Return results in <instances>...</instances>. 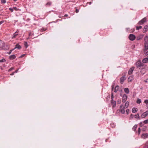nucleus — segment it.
<instances>
[{"label":"nucleus","instance_id":"c85d7f7f","mask_svg":"<svg viewBox=\"0 0 148 148\" xmlns=\"http://www.w3.org/2000/svg\"><path fill=\"white\" fill-rule=\"evenodd\" d=\"M6 61V60L3 58L1 60H0V62H5Z\"/></svg>","mask_w":148,"mask_h":148},{"label":"nucleus","instance_id":"8fccbe9b","mask_svg":"<svg viewBox=\"0 0 148 148\" xmlns=\"http://www.w3.org/2000/svg\"><path fill=\"white\" fill-rule=\"evenodd\" d=\"M3 21H1L0 22V25L3 23Z\"/></svg>","mask_w":148,"mask_h":148},{"label":"nucleus","instance_id":"a878e982","mask_svg":"<svg viewBox=\"0 0 148 148\" xmlns=\"http://www.w3.org/2000/svg\"><path fill=\"white\" fill-rule=\"evenodd\" d=\"M137 125H135L133 127L132 129L134 131H135L136 130V129L137 128Z\"/></svg>","mask_w":148,"mask_h":148},{"label":"nucleus","instance_id":"6e6d98bb","mask_svg":"<svg viewBox=\"0 0 148 148\" xmlns=\"http://www.w3.org/2000/svg\"><path fill=\"white\" fill-rule=\"evenodd\" d=\"M148 80V79H147L146 80H145L144 81V82H147V80Z\"/></svg>","mask_w":148,"mask_h":148},{"label":"nucleus","instance_id":"f03ea898","mask_svg":"<svg viewBox=\"0 0 148 148\" xmlns=\"http://www.w3.org/2000/svg\"><path fill=\"white\" fill-rule=\"evenodd\" d=\"M129 38L130 40L133 41L135 39L136 36L134 35L131 34L129 36Z\"/></svg>","mask_w":148,"mask_h":148},{"label":"nucleus","instance_id":"c756f323","mask_svg":"<svg viewBox=\"0 0 148 148\" xmlns=\"http://www.w3.org/2000/svg\"><path fill=\"white\" fill-rule=\"evenodd\" d=\"M135 118H137L138 119H140V116L138 114H137L135 115Z\"/></svg>","mask_w":148,"mask_h":148},{"label":"nucleus","instance_id":"603ef678","mask_svg":"<svg viewBox=\"0 0 148 148\" xmlns=\"http://www.w3.org/2000/svg\"><path fill=\"white\" fill-rule=\"evenodd\" d=\"M51 4V3H48L47 4V5H50Z\"/></svg>","mask_w":148,"mask_h":148},{"label":"nucleus","instance_id":"c9c22d12","mask_svg":"<svg viewBox=\"0 0 148 148\" xmlns=\"http://www.w3.org/2000/svg\"><path fill=\"white\" fill-rule=\"evenodd\" d=\"M14 69V67H11V68H10V69H9L8 70V72L10 71H12V70Z\"/></svg>","mask_w":148,"mask_h":148},{"label":"nucleus","instance_id":"4be33fe9","mask_svg":"<svg viewBox=\"0 0 148 148\" xmlns=\"http://www.w3.org/2000/svg\"><path fill=\"white\" fill-rule=\"evenodd\" d=\"M16 57V56H15V55H12L10 56L9 58H10L11 59H14Z\"/></svg>","mask_w":148,"mask_h":148},{"label":"nucleus","instance_id":"72a5a7b5","mask_svg":"<svg viewBox=\"0 0 148 148\" xmlns=\"http://www.w3.org/2000/svg\"><path fill=\"white\" fill-rule=\"evenodd\" d=\"M134 115L132 114H131L130 115V118L131 119H132L133 117H134Z\"/></svg>","mask_w":148,"mask_h":148},{"label":"nucleus","instance_id":"f3484780","mask_svg":"<svg viewBox=\"0 0 148 148\" xmlns=\"http://www.w3.org/2000/svg\"><path fill=\"white\" fill-rule=\"evenodd\" d=\"M119 88V87L118 85L116 86L115 88L114 92H116L117 91H118Z\"/></svg>","mask_w":148,"mask_h":148},{"label":"nucleus","instance_id":"37998d69","mask_svg":"<svg viewBox=\"0 0 148 148\" xmlns=\"http://www.w3.org/2000/svg\"><path fill=\"white\" fill-rule=\"evenodd\" d=\"M126 113H127V114H128L129 113V110L128 109H127L126 110Z\"/></svg>","mask_w":148,"mask_h":148},{"label":"nucleus","instance_id":"dca6fc26","mask_svg":"<svg viewBox=\"0 0 148 148\" xmlns=\"http://www.w3.org/2000/svg\"><path fill=\"white\" fill-rule=\"evenodd\" d=\"M144 41L145 43H148V36H146L145 37Z\"/></svg>","mask_w":148,"mask_h":148},{"label":"nucleus","instance_id":"58836bf2","mask_svg":"<svg viewBox=\"0 0 148 148\" xmlns=\"http://www.w3.org/2000/svg\"><path fill=\"white\" fill-rule=\"evenodd\" d=\"M144 102L146 104H148V99H146L144 101Z\"/></svg>","mask_w":148,"mask_h":148},{"label":"nucleus","instance_id":"39448f33","mask_svg":"<svg viewBox=\"0 0 148 148\" xmlns=\"http://www.w3.org/2000/svg\"><path fill=\"white\" fill-rule=\"evenodd\" d=\"M126 79L125 75H124L120 79V82L121 84L123 83L124 81Z\"/></svg>","mask_w":148,"mask_h":148},{"label":"nucleus","instance_id":"e433bc0d","mask_svg":"<svg viewBox=\"0 0 148 148\" xmlns=\"http://www.w3.org/2000/svg\"><path fill=\"white\" fill-rule=\"evenodd\" d=\"M146 128H147V127L146 126H144L143 128V130L144 131H145Z\"/></svg>","mask_w":148,"mask_h":148},{"label":"nucleus","instance_id":"f8f14e48","mask_svg":"<svg viewBox=\"0 0 148 148\" xmlns=\"http://www.w3.org/2000/svg\"><path fill=\"white\" fill-rule=\"evenodd\" d=\"M18 30H17V31L14 33L13 36L12 37V38H14L16 37V36L18 35Z\"/></svg>","mask_w":148,"mask_h":148},{"label":"nucleus","instance_id":"79ce46f5","mask_svg":"<svg viewBox=\"0 0 148 148\" xmlns=\"http://www.w3.org/2000/svg\"><path fill=\"white\" fill-rule=\"evenodd\" d=\"M9 9V10H10L12 12L13 11V8H10Z\"/></svg>","mask_w":148,"mask_h":148},{"label":"nucleus","instance_id":"4468645a","mask_svg":"<svg viewBox=\"0 0 148 148\" xmlns=\"http://www.w3.org/2000/svg\"><path fill=\"white\" fill-rule=\"evenodd\" d=\"M21 47L18 44H17L16 45L15 47L13 49L14 50L15 49L17 48L19 49H21Z\"/></svg>","mask_w":148,"mask_h":148},{"label":"nucleus","instance_id":"bb28decb","mask_svg":"<svg viewBox=\"0 0 148 148\" xmlns=\"http://www.w3.org/2000/svg\"><path fill=\"white\" fill-rule=\"evenodd\" d=\"M144 148H148V141L145 143V146L144 147Z\"/></svg>","mask_w":148,"mask_h":148},{"label":"nucleus","instance_id":"7c9ffc66","mask_svg":"<svg viewBox=\"0 0 148 148\" xmlns=\"http://www.w3.org/2000/svg\"><path fill=\"white\" fill-rule=\"evenodd\" d=\"M46 30V28H42L40 30V31L41 32H42L45 31Z\"/></svg>","mask_w":148,"mask_h":148},{"label":"nucleus","instance_id":"3c124183","mask_svg":"<svg viewBox=\"0 0 148 148\" xmlns=\"http://www.w3.org/2000/svg\"><path fill=\"white\" fill-rule=\"evenodd\" d=\"M18 69H17L16 70L15 72H15V73H16L18 72Z\"/></svg>","mask_w":148,"mask_h":148},{"label":"nucleus","instance_id":"de8ad7c7","mask_svg":"<svg viewBox=\"0 0 148 148\" xmlns=\"http://www.w3.org/2000/svg\"><path fill=\"white\" fill-rule=\"evenodd\" d=\"M79 10L77 9H76V10H75V12L76 13H77L79 12Z\"/></svg>","mask_w":148,"mask_h":148},{"label":"nucleus","instance_id":"09e8293b","mask_svg":"<svg viewBox=\"0 0 148 148\" xmlns=\"http://www.w3.org/2000/svg\"><path fill=\"white\" fill-rule=\"evenodd\" d=\"M15 73V72H13L11 74H10V75H14V74Z\"/></svg>","mask_w":148,"mask_h":148},{"label":"nucleus","instance_id":"f704fd0d","mask_svg":"<svg viewBox=\"0 0 148 148\" xmlns=\"http://www.w3.org/2000/svg\"><path fill=\"white\" fill-rule=\"evenodd\" d=\"M1 3H6L5 0H1Z\"/></svg>","mask_w":148,"mask_h":148},{"label":"nucleus","instance_id":"bf43d9fd","mask_svg":"<svg viewBox=\"0 0 148 148\" xmlns=\"http://www.w3.org/2000/svg\"><path fill=\"white\" fill-rule=\"evenodd\" d=\"M113 87H112V90H113Z\"/></svg>","mask_w":148,"mask_h":148},{"label":"nucleus","instance_id":"4d7b16f0","mask_svg":"<svg viewBox=\"0 0 148 148\" xmlns=\"http://www.w3.org/2000/svg\"><path fill=\"white\" fill-rule=\"evenodd\" d=\"M32 33L31 32H30L29 34V36H30L31 35Z\"/></svg>","mask_w":148,"mask_h":148},{"label":"nucleus","instance_id":"5fc2aeb1","mask_svg":"<svg viewBox=\"0 0 148 148\" xmlns=\"http://www.w3.org/2000/svg\"><path fill=\"white\" fill-rule=\"evenodd\" d=\"M68 15L67 14H66L64 15V17H67L68 16Z\"/></svg>","mask_w":148,"mask_h":148},{"label":"nucleus","instance_id":"a18cd8bd","mask_svg":"<svg viewBox=\"0 0 148 148\" xmlns=\"http://www.w3.org/2000/svg\"><path fill=\"white\" fill-rule=\"evenodd\" d=\"M13 8L15 10H18L17 8L16 7H13Z\"/></svg>","mask_w":148,"mask_h":148},{"label":"nucleus","instance_id":"13d9d810","mask_svg":"<svg viewBox=\"0 0 148 148\" xmlns=\"http://www.w3.org/2000/svg\"><path fill=\"white\" fill-rule=\"evenodd\" d=\"M14 1H17V0H13Z\"/></svg>","mask_w":148,"mask_h":148},{"label":"nucleus","instance_id":"a211bd4d","mask_svg":"<svg viewBox=\"0 0 148 148\" xmlns=\"http://www.w3.org/2000/svg\"><path fill=\"white\" fill-rule=\"evenodd\" d=\"M138 111L137 109L135 108H133L132 110V112L133 113H134L137 112Z\"/></svg>","mask_w":148,"mask_h":148},{"label":"nucleus","instance_id":"7ed1b4c3","mask_svg":"<svg viewBox=\"0 0 148 148\" xmlns=\"http://www.w3.org/2000/svg\"><path fill=\"white\" fill-rule=\"evenodd\" d=\"M120 109L119 110L123 114L125 113V110H124L125 107L123 105H121L120 106Z\"/></svg>","mask_w":148,"mask_h":148},{"label":"nucleus","instance_id":"aec40b11","mask_svg":"<svg viewBox=\"0 0 148 148\" xmlns=\"http://www.w3.org/2000/svg\"><path fill=\"white\" fill-rule=\"evenodd\" d=\"M133 79V77L132 76H130L128 79V82H131Z\"/></svg>","mask_w":148,"mask_h":148},{"label":"nucleus","instance_id":"2eb2a0df","mask_svg":"<svg viewBox=\"0 0 148 148\" xmlns=\"http://www.w3.org/2000/svg\"><path fill=\"white\" fill-rule=\"evenodd\" d=\"M143 138H145L148 137V134H143L142 136Z\"/></svg>","mask_w":148,"mask_h":148},{"label":"nucleus","instance_id":"864d4df0","mask_svg":"<svg viewBox=\"0 0 148 148\" xmlns=\"http://www.w3.org/2000/svg\"><path fill=\"white\" fill-rule=\"evenodd\" d=\"M24 56V55H21V56L20 57V58H22V57H23Z\"/></svg>","mask_w":148,"mask_h":148},{"label":"nucleus","instance_id":"ddd939ff","mask_svg":"<svg viewBox=\"0 0 148 148\" xmlns=\"http://www.w3.org/2000/svg\"><path fill=\"white\" fill-rule=\"evenodd\" d=\"M142 62L143 63H145L148 62V58H145L143 59L142 60Z\"/></svg>","mask_w":148,"mask_h":148},{"label":"nucleus","instance_id":"9d476101","mask_svg":"<svg viewBox=\"0 0 148 148\" xmlns=\"http://www.w3.org/2000/svg\"><path fill=\"white\" fill-rule=\"evenodd\" d=\"M148 30V26L147 25H145L144 27V29L143 30V33H145Z\"/></svg>","mask_w":148,"mask_h":148},{"label":"nucleus","instance_id":"393cba45","mask_svg":"<svg viewBox=\"0 0 148 148\" xmlns=\"http://www.w3.org/2000/svg\"><path fill=\"white\" fill-rule=\"evenodd\" d=\"M141 102V101L140 99H138L136 101V103L138 104H140Z\"/></svg>","mask_w":148,"mask_h":148},{"label":"nucleus","instance_id":"4c0bfd02","mask_svg":"<svg viewBox=\"0 0 148 148\" xmlns=\"http://www.w3.org/2000/svg\"><path fill=\"white\" fill-rule=\"evenodd\" d=\"M144 123L145 124H147L148 123V120H146L144 121Z\"/></svg>","mask_w":148,"mask_h":148},{"label":"nucleus","instance_id":"ea45409f","mask_svg":"<svg viewBox=\"0 0 148 148\" xmlns=\"http://www.w3.org/2000/svg\"><path fill=\"white\" fill-rule=\"evenodd\" d=\"M114 95H113V92H112L111 93V99H113V98H114Z\"/></svg>","mask_w":148,"mask_h":148},{"label":"nucleus","instance_id":"6ab92c4d","mask_svg":"<svg viewBox=\"0 0 148 148\" xmlns=\"http://www.w3.org/2000/svg\"><path fill=\"white\" fill-rule=\"evenodd\" d=\"M143 35H140L139 36L137 37V40H138L141 39L143 38Z\"/></svg>","mask_w":148,"mask_h":148},{"label":"nucleus","instance_id":"473e14b6","mask_svg":"<svg viewBox=\"0 0 148 148\" xmlns=\"http://www.w3.org/2000/svg\"><path fill=\"white\" fill-rule=\"evenodd\" d=\"M121 100L120 99H119L117 101V102L118 104H119L121 103Z\"/></svg>","mask_w":148,"mask_h":148},{"label":"nucleus","instance_id":"0eeeda50","mask_svg":"<svg viewBox=\"0 0 148 148\" xmlns=\"http://www.w3.org/2000/svg\"><path fill=\"white\" fill-rule=\"evenodd\" d=\"M135 67L134 66L132 67L129 70L128 72V74L130 75H131L132 72L134 70Z\"/></svg>","mask_w":148,"mask_h":148},{"label":"nucleus","instance_id":"2f4dec72","mask_svg":"<svg viewBox=\"0 0 148 148\" xmlns=\"http://www.w3.org/2000/svg\"><path fill=\"white\" fill-rule=\"evenodd\" d=\"M24 45L26 48L28 47L27 43V42H24Z\"/></svg>","mask_w":148,"mask_h":148},{"label":"nucleus","instance_id":"423d86ee","mask_svg":"<svg viewBox=\"0 0 148 148\" xmlns=\"http://www.w3.org/2000/svg\"><path fill=\"white\" fill-rule=\"evenodd\" d=\"M148 115V111H147L143 114L141 116L142 118H144L145 117Z\"/></svg>","mask_w":148,"mask_h":148},{"label":"nucleus","instance_id":"5701e85b","mask_svg":"<svg viewBox=\"0 0 148 148\" xmlns=\"http://www.w3.org/2000/svg\"><path fill=\"white\" fill-rule=\"evenodd\" d=\"M124 91L127 94H128L129 93V89L128 88H125L124 89Z\"/></svg>","mask_w":148,"mask_h":148},{"label":"nucleus","instance_id":"c03bdc74","mask_svg":"<svg viewBox=\"0 0 148 148\" xmlns=\"http://www.w3.org/2000/svg\"><path fill=\"white\" fill-rule=\"evenodd\" d=\"M143 125V124L142 122H140V127H142Z\"/></svg>","mask_w":148,"mask_h":148},{"label":"nucleus","instance_id":"f257e3e1","mask_svg":"<svg viewBox=\"0 0 148 148\" xmlns=\"http://www.w3.org/2000/svg\"><path fill=\"white\" fill-rule=\"evenodd\" d=\"M136 65L137 67H141L146 66V65L144 64L143 63L141 62L140 61H138L136 63Z\"/></svg>","mask_w":148,"mask_h":148},{"label":"nucleus","instance_id":"1a4fd4ad","mask_svg":"<svg viewBox=\"0 0 148 148\" xmlns=\"http://www.w3.org/2000/svg\"><path fill=\"white\" fill-rule=\"evenodd\" d=\"M111 104L112 105V107L114 108L115 107L116 104V102L115 101L113 100V99H111Z\"/></svg>","mask_w":148,"mask_h":148},{"label":"nucleus","instance_id":"cd10ccee","mask_svg":"<svg viewBox=\"0 0 148 148\" xmlns=\"http://www.w3.org/2000/svg\"><path fill=\"white\" fill-rule=\"evenodd\" d=\"M142 28V27L141 26H137L136 27V29L139 30L140 29H141Z\"/></svg>","mask_w":148,"mask_h":148},{"label":"nucleus","instance_id":"b1692460","mask_svg":"<svg viewBox=\"0 0 148 148\" xmlns=\"http://www.w3.org/2000/svg\"><path fill=\"white\" fill-rule=\"evenodd\" d=\"M129 103L128 101H127L126 102L125 104V108L126 107V108H127L129 106Z\"/></svg>","mask_w":148,"mask_h":148},{"label":"nucleus","instance_id":"412c9836","mask_svg":"<svg viewBox=\"0 0 148 148\" xmlns=\"http://www.w3.org/2000/svg\"><path fill=\"white\" fill-rule=\"evenodd\" d=\"M4 46V42L0 40V47H2Z\"/></svg>","mask_w":148,"mask_h":148},{"label":"nucleus","instance_id":"20e7f679","mask_svg":"<svg viewBox=\"0 0 148 148\" xmlns=\"http://www.w3.org/2000/svg\"><path fill=\"white\" fill-rule=\"evenodd\" d=\"M146 18H144L141 21H139L138 22V24L139 25H142L145 22H146Z\"/></svg>","mask_w":148,"mask_h":148},{"label":"nucleus","instance_id":"6e6552de","mask_svg":"<svg viewBox=\"0 0 148 148\" xmlns=\"http://www.w3.org/2000/svg\"><path fill=\"white\" fill-rule=\"evenodd\" d=\"M127 95L124 94L123 97L122 102H125L127 100Z\"/></svg>","mask_w":148,"mask_h":148},{"label":"nucleus","instance_id":"a19ab883","mask_svg":"<svg viewBox=\"0 0 148 148\" xmlns=\"http://www.w3.org/2000/svg\"><path fill=\"white\" fill-rule=\"evenodd\" d=\"M140 132V128H138V133L139 134Z\"/></svg>","mask_w":148,"mask_h":148},{"label":"nucleus","instance_id":"9b49d317","mask_svg":"<svg viewBox=\"0 0 148 148\" xmlns=\"http://www.w3.org/2000/svg\"><path fill=\"white\" fill-rule=\"evenodd\" d=\"M148 49V43H145L144 51H146Z\"/></svg>","mask_w":148,"mask_h":148},{"label":"nucleus","instance_id":"49530a36","mask_svg":"<svg viewBox=\"0 0 148 148\" xmlns=\"http://www.w3.org/2000/svg\"><path fill=\"white\" fill-rule=\"evenodd\" d=\"M14 50V49H12V50H11L10 51V52H9V54H10L11 53L12 51H13Z\"/></svg>","mask_w":148,"mask_h":148}]
</instances>
